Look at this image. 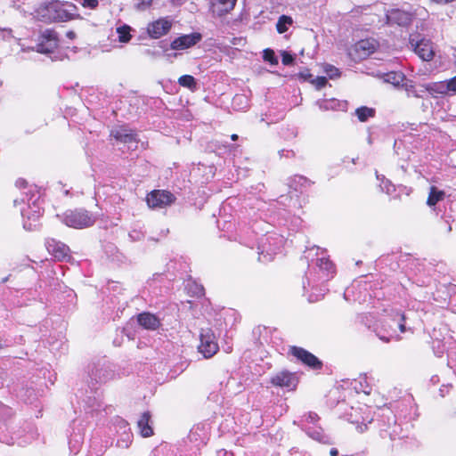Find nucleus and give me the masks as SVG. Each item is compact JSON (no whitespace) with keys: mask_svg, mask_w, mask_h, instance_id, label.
Wrapping results in <instances>:
<instances>
[{"mask_svg":"<svg viewBox=\"0 0 456 456\" xmlns=\"http://www.w3.org/2000/svg\"><path fill=\"white\" fill-rule=\"evenodd\" d=\"M16 186L28 189L23 192L25 197L20 199V201L26 205L20 208V213L23 217V227L28 231L35 230L43 210L39 191L35 186L28 187V183L24 179H18Z\"/></svg>","mask_w":456,"mask_h":456,"instance_id":"1","label":"nucleus"},{"mask_svg":"<svg viewBox=\"0 0 456 456\" xmlns=\"http://www.w3.org/2000/svg\"><path fill=\"white\" fill-rule=\"evenodd\" d=\"M76 10L77 6L72 3L52 1L45 5V13L43 15V17L45 19V20L50 22L68 21L74 20L78 16L74 13Z\"/></svg>","mask_w":456,"mask_h":456,"instance_id":"2","label":"nucleus"},{"mask_svg":"<svg viewBox=\"0 0 456 456\" xmlns=\"http://www.w3.org/2000/svg\"><path fill=\"white\" fill-rule=\"evenodd\" d=\"M61 222L75 229H84L92 226L95 216L84 208L66 211L61 216Z\"/></svg>","mask_w":456,"mask_h":456,"instance_id":"3","label":"nucleus"},{"mask_svg":"<svg viewBox=\"0 0 456 456\" xmlns=\"http://www.w3.org/2000/svg\"><path fill=\"white\" fill-rule=\"evenodd\" d=\"M218 349L219 346L212 330L208 328L201 329L200 345L198 346L199 352L203 354L205 358H211L217 353Z\"/></svg>","mask_w":456,"mask_h":456,"instance_id":"4","label":"nucleus"},{"mask_svg":"<svg viewBox=\"0 0 456 456\" xmlns=\"http://www.w3.org/2000/svg\"><path fill=\"white\" fill-rule=\"evenodd\" d=\"M346 415L349 422L357 424V429L360 432H363L367 428L366 422L370 423L372 420L370 407L365 404L352 407Z\"/></svg>","mask_w":456,"mask_h":456,"instance_id":"5","label":"nucleus"},{"mask_svg":"<svg viewBox=\"0 0 456 456\" xmlns=\"http://www.w3.org/2000/svg\"><path fill=\"white\" fill-rule=\"evenodd\" d=\"M321 256H318L315 260V265L318 268V273L315 277L308 278V285L316 281H328L334 273L333 264L329 260V258L325 257L324 253H321Z\"/></svg>","mask_w":456,"mask_h":456,"instance_id":"6","label":"nucleus"},{"mask_svg":"<svg viewBox=\"0 0 456 456\" xmlns=\"http://www.w3.org/2000/svg\"><path fill=\"white\" fill-rule=\"evenodd\" d=\"M202 40V35L200 32L191 34H183L170 43V49L175 52L188 50Z\"/></svg>","mask_w":456,"mask_h":456,"instance_id":"7","label":"nucleus"},{"mask_svg":"<svg viewBox=\"0 0 456 456\" xmlns=\"http://www.w3.org/2000/svg\"><path fill=\"white\" fill-rule=\"evenodd\" d=\"M175 199L167 191L155 190L147 195L146 201L151 208H164L171 205Z\"/></svg>","mask_w":456,"mask_h":456,"instance_id":"8","label":"nucleus"},{"mask_svg":"<svg viewBox=\"0 0 456 456\" xmlns=\"http://www.w3.org/2000/svg\"><path fill=\"white\" fill-rule=\"evenodd\" d=\"M289 353L296 357L298 361H300L303 364L314 369L319 370L322 368V362L312 353L307 350L298 347V346H290Z\"/></svg>","mask_w":456,"mask_h":456,"instance_id":"9","label":"nucleus"},{"mask_svg":"<svg viewBox=\"0 0 456 456\" xmlns=\"http://www.w3.org/2000/svg\"><path fill=\"white\" fill-rule=\"evenodd\" d=\"M172 25L173 22L168 17L159 18L148 24L147 32L151 38L158 39L167 35Z\"/></svg>","mask_w":456,"mask_h":456,"instance_id":"10","label":"nucleus"},{"mask_svg":"<svg viewBox=\"0 0 456 456\" xmlns=\"http://www.w3.org/2000/svg\"><path fill=\"white\" fill-rule=\"evenodd\" d=\"M410 44L413 48L414 52L418 56L426 61H429L435 55L433 44L430 40L422 38L420 40H415V38L410 39Z\"/></svg>","mask_w":456,"mask_h":456,"instance_id":"11","label":"nucleus"},{"mask_svg":"<svg viewBox=\"0 0 456 456\" xmlns=\"http://www.w3.org/2000/svg\"><path fill=\"white\" fill-rule=\"evenodd\" d=\"M377 48V42L373 39H362L358 41L350 52V54L354 59L362 60L367 58L372 53L375 52Z\"/></svg>","mask_w":456,"mask_h":456,"instance_id":"12","label":"nucleus"},{"mask_svg":"<svg viewBox=\"0 0 456 456\" xmlns=\"http://www.w3.org/2000/svg\"><path fill=\"white\" fill-rule=\"evenodd\" d=\"M271 384L274 387H286L289 390H293L297 387V379L294 373L281 370L271 378Z\"/></svg>","mask_w":456,"mask_h":456,"instance_id":"13","label":"nucleus"},{"mask_svg":"<svg viewBox=\"0 0 456 456\" xmlns=\"http://www.w3.org/2000/svg\"><path fill=\"white\" fill-rule=\"evenodd\" d=\"M111 135L118 142L127 144L128 150L137 148V140L135 134L132 133L126 127H117L111 131Z\"/></svg>","mask_w":456,"mask_h":456,"instance_id":"14","label":"nucleus"},{"mask_svg":"<svg viewBox=\"0 0 456 456\" xmlns=\"http://www.w3.org/2000/svg\"><path fill=\"white\" fill-rule=\"evenodd\" d=\"M116 425L118 431L121 432L120 438L117 441V445L119 448L126 449L130 446L133 439V435L130 432L128 423L122 419H118L116 420Z\"/></svg>","mask_w":456,"mask_h":456,"instance_id":"15","label":"nucleus"},{"mask_svg":"<svg viewBox=\"0 0 456 456\" xmlns=\"http://www.w3.org/2000/svg\"><path fill=\"white\" fill-rule=\"evenodd\" d=\"M411 21V13L402 10H391L387 13V22L388 24L398 26H407Z\"/></svg>","mask_w":456,"mask_h":456,"instance_id":"16","label":"nucleus"},{"mask_svg":"<svg viewBox=\"0 0 456 456\" xmlns=\"http://www.w3.org/2000/svg\"><path fill=\"white\" fill-rule=\"evenodd\" d=\"M46 248L58 260H62L68 256L69 251L68 246L53 239L47 240Z\"/></svg>","mask_w":456,"mask_h":456,"instance_id":"17","label":"nucleus"},{"mask_svg":"<svg viewBox=\"0 0 456 456\" xmlns=\"http://www.w3.org/2000/svg\"><path fill=\"white\" fill-rule=\"evenodd\" d=\"M137 427L142 436L150 437L153 435V428L151 427V416L149 411H145L141 415L137 421Z\"/></svg>","mask_w":456,"mask_h":456,"instance_id":"18","label":"nucleus"},{"mask_svg":"<svg viewBox=\"0 0 456 456\" xmlns=\"http://www.w3.org/2000/svg\"><path fill=\"white\" fill-rule=\"evenodd\" d=\"M237 0H214L212 3V12L217 16H223L224 14L231 12Z\"/></svg>","mask_w":456,"mask_h":456,"instance_id":"19","label":"nucleus"},{"mask_svg":"<svg viewBox=\"0 0 456 456\" xmlns=\"http://www.w3.org/2000/svg\"><path fill=\"white\" fill-rule=\"evenodd\" d=\"M138 323L146 330H157L160 325V321L157 316L150 313H142L137 316Z\"/></svg>","mask_w":456,"mask_h":456,"instance_id":"20","label":"nucleus"},{"mask_svg":"<svg viewBox=\"0 0 456 456\" xmlns=\"http://www.w3.org/2000/svg\"><path fill=\"white\" fill-rule=\"evenodd\" d=\"M423 86L433 96L450 94L448 80L428 83Z\"/></svg>","mask_w":456,"mask_h":456,"instance_id":"21","label":"nucleus"},{"mask_svg":"<svg viewBox=\"0 0 456 456\" xmlns=\"http://www.w3.org/2000/svg\"><path fill=\"white\" fill-rule=\"evenodd\" d=\"M310 185V181L302 175H294L288 180V186L296 192H302Z\"/></svg>","mask_w":456,"mask_h":456,"instance_id":"22","label":"nucleus"},{"mask_svg":"<svg viewBox=\"0 0 456 456\" xmlns=\"http://www.w3.org/2000/svg\"><path fill=\"white\" fill-rule=\"evenodd\" d=\"M57 47V40L51 35L48 37H43V40L37 44V52L40 53H50Z\"/></svg>","mask_w":456,"mask_h":456,"instance_id":"23","label":"nucleus"},{"mask_svg":"<svg viewBox=\"0 0 456 456\" xmlns=\"http://www.w3.org/2000/svg\"><path fill=\"white\" fill-rule=\"evenodd\" d=\"M444 195H445V193H444V191L438 190L436 187L432 186L430 188V191H429V195H428V200H427V204L429 207H433L436 203H438L439 201L443 200L444 198Z\"/></svg>","mask_w":456,"mask_h":456,"instance_id":"24","label":"nucleus"},{"mask_svg":"<svg viewBox=\"0 0 456 456\" xmlns=\"http://www.w3.org/2000/svg\"><path fill=\"white\" fill-rule=\"evenodd\" d=\"M131 30L132 28L126 24L118 27L116 32L118 34V42L122 44L128 43L132 38Z\"/></svg>","mask_w":456,"mask_h":456,"instance_id":"25","label":"nucleus"},{"mask_svg":"<svg viewBox=\"0 0 456 456\" xmlns=\"http://www.w3.org/2000/svg\"><path fill=\"white\" fill-rule=\"evenodd\" d=\"M396 320L393 321L392 324H389V328L391 330V333L389 334L390 338L396 336V330H400L401 332H404L405 327L403 324L404 316L401 314H396Z\"/></svg>","mask_w":456,"mask_h":456,"instance_id":"26","label":"nucleus"},{"mask_svg":"<svg viewBox=\"0 0 456 456\" xmlns=\"http://www.w3.org/2000/svg\"><path fill=\"white\" fill-rule=\"evenodd\" d=\"M292 23H293V20L290 16L281 15L278 19V21L276 23V29H277L278 33H280V34L285 33L289 29V27L292 25Z\"/></svg>","mask_w":456,"mask_h":456,"instance_id":"27","label":"nucleus"},{"mask_svg":"<svg viewBox=\"0 0 456 456\" xmlns=\"http://www.w3.org/2000/svg\"><path fill=\"white\" fill-rule=\"evenodd\" d=\"M374 114V109L366 106H362L355 110V115L361 122L367 121L370 118H372Z\"/></svg>","mask_w":456,"mask_h":456,"instance_id":"28","label":"nucleus"},{"mask_svg":"<svg viewBox=\"0 0 456 456\" xmlns=\"http://www.w3.org/2000/svg\"><path fill=\"white\" fill-rule=\"evenodd\" d=\"M403 80V75L401 72H389L384 75V81L394 86L400 85Z\"/></svg>","mask_w":456,"mask_h":456,"instance_id":"29","label":"nucleus"},{"mask_svg":"<svg viewBox=\"0 0 456 456\" xmlns=\"http://www.w3.org/2000/svg\"><path fill=\"white\" fill-rule=\"evenodd\" d=\"M178 83L181 86L189 88L191 90L196 89V80L195 78L191 75H183L179 77Z\"/></svg>","mask_w":456,"mask_h":456,"instance_id":"30","label":"nucleus"},{"mask_svg":"<svg viewBox=\"0 0 456 456\" xmlns=\"http://www.w3.org/2000/svg\"><path fill=\"white\" fill-rule=\"evenodd\" d=\"M359 385L360 387H355L358 393L362 392L365 395H370L371 393V387L369 385L368 377L366 375L360 377Z\"/></svg>","mask_w":456,"mask_h":456,"instance_id":"31","label":"nucleus"},{"mask_svg":"<svg viewBox=\"0 0 456 456\" xmlns=\"http://www.w3.org/2000/svg\"><path fill=\"white\" fill-rule=\"evenodd\" d=\"M263 58L265 61H268L272 65L278 64V59L275 56L274 52L271 49H265L264 51Z\"/></svg>","mask_w":456,"mask_h":456,"instance_id":"32","label":"nucleus"},{"mask_svg":"<svg viewBox=\"0 0 456 456\" xmlns=\"http://www.w3.org/2000/svg\"><path fill=\"white\" fill-rule=\"evenodd\" d=\"M324 72L330 79L338 77L340 75L338 69L330 64L324 66Z\"/></svg>","mask_w":456,"mask_h":456,"instance_id":"33","label":"nucleus"},{"mask_svg":"<svg viewBox=\"0 0 456 456\" xmlns=\"http://www.w3.org/2000/svg\"><path fill=\"white\" fill-rule=\"evenodd\" d=\"M187 288L194 296L200 297L204 293V288L195 282H189Z\"/></svg>","mask_w":456,"mask_h":456,"instance_id":"34","label":"nucleus"},{"mask_svg":"<svg viewBox=\"0 0 456 456\" xmlns=\"http://www.w3.org/2000/svg\"><path fill=\"white\" fill-rule=\"evenodd\" d=\"M276 254V251L272 249L265 248V246L263 245V251L259 254V260L263 262H267L272 260L273 255Z\"/></svg>","mask_w":456,"mask_h":456,"instance_id":"35","label":"nucleus"},{"mask_svg":"<svg viewBox=\"0 0 456 456\" xmlns=\"http://www.w3.org/2000/svg\"><path fill=\"white\" fill-rule=\"evenodd\" d=\"M79 1H80L81 5L84 8H88L91 10L96 9L99 4L98 0H79Z\"/></svg>","mask_w":456,"mask_h":456,"instance_id":"36","label":"nucleus"},{"mask_svg":"<svg viewBox=\"0 0 456 456\" xmlns=\"http://www.w3.org/2000/svg\"><path fill=\"white\" fill-rule=\"evenodd\" d=\"M319 419V417L314 412H308L307 414L304 415L302 421H305L308 423L315 424Z\"/></svg>","mask_w":456,"mask_h":456,"instance_id":"37","label":"nucleus"},{"mask_svg":"<svg viewBox=\"0 0 456 456\" xmlns=\"http://www.w3.org/2000/svg\"><path fill=\"white\" fill-rule=\"evenodd\" d=\"M312 83L320 90L327 84V78L325 77H317Z\"/></svg>","mask_w":456,"mask_h":456,"instance_id":"38","label":"nucleus"},{"mask_svg":"<svg viewBox=\"0 0 456 456\" xmlns=\"http://www.w3.org/2000/svg\"><path fill=\"white\" fill-rule=\"evenodd\" d=\"M152 1L153 0H141L136 5V9L139 11H145L152 4Z\"/></svg>","mask_w":456,"mask_h":456,"instance_id":"39","label":"nucleus"},{"mask_svg":"<svg viewBox=\"0 0 456 456\" xmlns=\"http://www.w3.org/2000/svg\"><path fill=\"white\" fill-rule=\"evenodd\" d=\"M307 434L312 438L322 442L323 441V434L322 430H314V431H307Z\"/></svg>","mask_w":456,"mask_h":456,"instance_id":"40","label":"nucleus"},{"mask_svg":"<svg viewBox=\"0 0 456 456\" xmlns=\"http://www.w3.org/2000/svg\"><path fill=\"white\" fill-rule=\"evenodd\" d=\"M450 94H456V76L448 79Z\"/></svg>","mask_w":456,"mask_h":456,"instance_id":"41","label":"nucleus"},{"mask_svg":"<svg viewBox=\"0 0 456 456\" xmlns=\"http://www.w3.org/2000/svg\"><path fill=\"white\" fill-rule=\"evenodd\" d=\"M246 102H247V99H246L245 95H243V94H237L233 98L232 103H233L234 106H236V105H239V104L246 103Z\"/></svg>","mask_w":456,"mask_h":456,"instance_id":"42","label":"nucleus"},{"mask_svg":"<svg viewBox=\"0 0 456 456\" xmlns=\"http://www.w3.org/2000/svg\"><path fill=\"white\" fill-rule=\"evenodd\" d=\"M293 60H294V59H293V57H292V55H291V54H289V53H286V52H283V53H282V60H281V61H282V63H283L284 65H289V64H291V63L293 62Z\"/></svg>","mask_w":456,"mask_h":456,"instance_id":"43","label":"nucleus"},{"mask_svg":"<svg viewBox=\"0 0 456 456\" xmlns=\"http://www.w3.org/2000/svg\"><path fill=\"white\" fill-rule=\"evenodd\" d=\"M382 190H385L387 191V193H390L391 192V188L393 187V185L390 184L389 181H386L384 186H382Z\"/></svg>","mask_w":456,"mask_h":456,"instance_id":"44","label":"nucleus"},{"mask_svg":"<svg viewBox=\"0 0 456 456\" xmlns=\"http://www.w3.org/2000/svg\"><path fill=\"white\" fill-rule=\"evenodd\" d=\"M338 451L336 448L330 449V456H338Z\"/></svg>","mask_w":456,"mask_h":456,"instance_id":"45","label":"nucleus"},{"mask_svg":"<svg viewBox=\"0 0 456 456\" xmlns=\"http://www.w3.org/2000/svg\"><path fill=\"white\" fill-rule=\"evenodd\" d=\"M175 4H182L185 0H170Z\"/></svg>","mask_w":456,"mask_h":456,"instance_id":"46","label":"nucleus"},{"mask_svg":"<svg viewBox=\"0 0 456 456\" xmlns=\"http://www.w3.org/2000/svg\"><path fill=\"white\" fill-rule=\"evenodd\" d=\"M67 37H68L69 38H71V39H72V38H74V37H75V33H74L73 31H69V32L67 33Z\"/></svg>","mask_w":456,"mask_h":456,"instance_id":"47","label":"nucleus"},{"mask_svg":"<svg viewBox=\"0 0 456 456\" xmlns=\"http://www.w3.org/2000/svg\"><path fill=\"white\" fill-rule=\"evenodd\" d=\"M333 103H334V101L328 102H327V106H325V108L326 109L329 108V107L334 108Z\"/></svg>","mask_w":456,"mask_h":456,"instance_id":"48","label":"nucleus"},{"mask_svg":"<svg viewBox=\"0 0 456 456\" xmlns=\"http://www.w3.org/2000/svg\"><path fill=\"white\" fill-rule=\"evenodd\" d=\"M178 54H179L178 53H167V57H175H175H177V55H178Z\"/></svg>","mask_w":456,"mask_h":456,"instance_id":"49","label":"nucleus"},{"mask_svg":"<svg viewBox=\"0 0 456 456\" xmlns=\"http://www.w3.org/2000/svg\"><path fill=\"white\" fill-rule=\"evenodd\" d=\"M231 138L232 141H236L238 139V135L234 134L231 136Z\"/></svg>","mask_w":456,"mask_h":456,"instance_id":"50","label":"nucleus"},{"mask_svg":"<svg viewBox=\"0 0 456 456\" xmlns=\"http://www.w3.org/2000/svg\"><path fill=\"white\" fill-rule=\"evenodd\" d=\"M222 452H219L218 454H221ZM223 453L225 455V456H232V453H228L227 452H223Z\"/></svg>","mask_w":456,"mask_h":456,"instance_id":"51","label":"nucleus"},{"mask_svg":"<svg viewBox=\"0 0 456 456\" xmlns=\"http://www.w3.org/2000/svg\"><path fill=\"white\" fill-rule=\"evenodd\" d=\"M19 203H20V200H17V199H16V200H14V205H16V206H17Z\"/></svg>","mask_w":456,"mask_h":456,"instance_id":"52","label":"nucleus"},{"mask_svg":"<svg viewBox=\"0 0 456 456\" xmlns=\"http://www.w3.org/2000/svg\"><path fill=\"white\" fill-rule=\"evenodd\" d=\"M134 237H136V239H140V236H137V234H134Z\"/></svg>","mask_w":456,"mask_h":456,"instance_id":"53","label":"nucleus"},{"mask_svg":"<svg viewBox=\"0 0 456 456\" xmlns=\"http://www.w3.org/2000/svg\"><path fill=\"white\" fill-rule=\"evenodd\" d=\"M134 237H136V239H140V236H137V234H134Z\"/></svg>","mask_w":456,"mask_h":456,"instance_id":"54","label":"nucleus"},{"mask_svg":"<svg viewBox=\"0 0 456 456\" xmlns=\"http://www.w3.org/2000/svg\"><path fill=\"white\" fill-rule=\"evenodd\" d=\"M314 248H310L309 255L311 254V251H313Z\"/></svg>","mask_w":456,"mask_h":456,"instance_id":"55","label":"nucleus"}]
</instances>
